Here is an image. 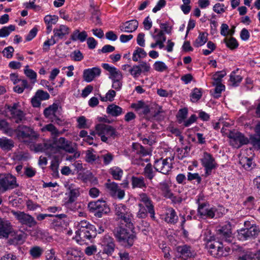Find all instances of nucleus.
Masks as SVG:
<instances>
[{"label":"nucleus","instance_id":"1","mask_svg":"<svg viewBox=\"0 0 260 260\" xmlns=\"http://www.w3.org/2000/svg\"><path fill=\"white\" fill-rule=\"evenodd\" d=\"M67 192L62 200V205L67 209L72 211H77L81 209V202H76L80 196L81 189L74 183H67L65 184Z\"/></svg>","mask_w":260,"mask_h":260},{"label":"nucleus","instance_id":"2","mask_svg":"<svg viewBox=\"0 0 260 260\" xmlns=\"http://www.w3.org/2000/svg\"><path fill=\"white\" fill-rule=\"evenodd\" d=\"M138 200L139 203L138 206L139 208L137 213L139 218H145L149 213L152 218L155 217V210L153 203L151 198L145 193H141L139 195Z\"/></svg>","mask_w":260,"mask_h":260},{"label":"nucleus","instance_id":"3","mask_svg":"<svg viewBox=\"0 0 260 260\" xmlns=\"http://www.w3.org/2000/svg\"><path fill=\"white\" fill-rule=\"evenodd\" d=\"M69 32V27L65 25H60L58 27L54 28L53 30V36H52L50 39H48L44 43L43 50L45 52L49 51L50 46L54 45L57 42L55 38L61 39L64 36L68 35Z\"/></svg>","mask_w":260,"mask_h":260},{"label":"nucleus","instance_id":"4","mask_svg":"<svg viewBox=\"0 0 260 260\" xmlns=\"http://www.w3.org/2000/svg\"><path fill=\"white\" fill-rule=\"evenodd\" d=\"M115 235L119 242L125 247H131L136 239L133 234L130 233L127 230L122 227L117 229Z\"/></svg>","mask_w":260,"mask_h":260},{"label":"nucleus","instance_id":"5","mask_svg":"<svg viewBox=\"0 0 260 260\" xmlns=\"http://www.w3.org/2000/svg\"><path fill=\"white\" fill-rule=\"evenodd\" d=\"M95 130L97 135L101 137V140L107 142L109 138L114 139L117 135L116 130L111 125L103 123L96 125Z\"/></svg>","mask_w":260,"mask_h":260},{"label":"nucleus","instance_id":"6","mask_svg":"<svg viewBox=\"0 0 260 260\" xmlns=\"http://www.w3.org/2000/svg\"><path fill=\"white\" fill-rule=\"evenodd\" d=\"M88 208L89 211L93 213L94 215L98 217H101L103 215L110 211V208L106 201L103 200L90 202L88 204Z\"/></svg>","mask_w":260,"mask_h":260},{"label":"nucleus","instance_id":"7","mask_svg":"<svg viewBox=\"0 0 260 260\" xmlns=\"http://www.w3.org/2000/svg\"><path fill=\"white\" fill-rule=\"evenodd\" d=\"M202 166L204 168L205 177L210 175L213 170L216 169L218 165L212 154L204 152L200 159Z\"/></svg>","mask_w":260,"mask_h":260},{"label":"nucleus","instance_id":"8","mask_svg":"<svg viewBox=\"0 0 260 260\" xmlns=\"http://www.w3.org/2000/svg\"><path fill=\"white\" fill-rule=\"evenodd\" d=\"M11 213L16 219L22 225H25L29 228H32L37 224L33 216L23 211L12 210Z\"/></svg>","mask_w":260,"mask_h":260},{"label":"nucleus","instance_id":"9","mask_svg":"<svg viewBox=\"0 0 260 260\" xmlns=\"http://www.w3.org/2000/svg\"><path fill=\"white\" fill-rule=\"evenodd\" d=\"M208 247L209 252L214 257H218L226 256L230 251V248H223L222 243L218 241L208 243Z\"/></svg>","mask_w":260,"mask_h":260},{"label":"nucleus","instance_id":"10","mask_svg":"<svg viewBox=\"0 0 260 260\" xmlns=\"http://www.w3.org/2000/svg\"><path fill=\"white\" fill-rule=\"evenodd\" d=\"M36 151H45L49 155L57 153L60 151L57 139L50 140L43 144H38L36 147Z\"/></svg>","mask_w":260,"mask_h":260},{"label":"nucleus","instance_id":"11","mask_svg":"<svg viewBox=\"0 0 260 260\" xmlns=\"http://www.w3.org/2000/svg\"><path fill=\"white\" fill-rule=\"evenodd\" d=\"M16 179L11 175L0 174V191L5 192L7 190L17 187Z\"/></svg>","mask_w":260,"mask_h":260},{"label":"nucleus","instance_id":"12","mask_svg":"<svg viewBox=\"0 0 260 260\" xmlns=\"http://www.w3.org/2000/svg\"><path fill=\"white\" fill-rule=\"evenodd\" d=\"M173 157H167L165 159L160 158L155 160L154 168L156 171L163 174H167L172 168Z\"/></svg>","mask_w":260,"mask_h":260},{"label":"nucleus","instance_id":"13","mask_svg":"<svg viewBox=\"0 0 260 260\" xmlns=\"http://www.w3.org/2000/svg\"><path fill=\"white\" fill-rule=\"evenodd\" d=\"M17 136L19 139L29 138L30 140L37 139L39 135L30 127L25 125H19L16 129Z\"/></svg>","mask_w":260,"mask_h":260},{"label":"nucleus","instance_id":"14","mask_svg":"<svg viewBox=\"0 0 260 260\" xmlns=\"http://www.w3.org/2000/svg\"><path fill=\"white\" fill-rule=\"evenodd\" d=\"M229 138L230 144L233 147L237 148L247 144L248 142V139L239 132H231L229 134Z\"/></svg>","mask_w":260,"mask_h":260},{"label":"nucleus","instance_id":"15","mask_svg":"<svg viewBox=\"0 0 260 260\" xmlns=\"http://www.w3.org/2000/svg\"><path fill=\"white\" fill-rule=\"evenodd\" d=\"M105 186L109 194L113 198L122 200L124 197V190L120 188L116 183L111 182L109 180L105 184Z\"/></svg>","mask_w":260,"mask_h":260},{"label":"nucleus","instance_id":"16","mask_svg":"<svg viewBox=\"0 0 260 260\" xmlns=\"http://www.w3.org/2000/svg\"><path fill=\"white\" fill-rule=\"evenodd\" d=\"M82 231L79 235L75 237V239L78 243L93 239L97 235V230L94 225L89 226L87 229Z\"/></svg>","mask_w":260,"mask_h":260},{"label":"nucleus","instance_id":"17","mask_svg":"<svg viewBox=\"0 0 260 260\" xmlns=\"http://www.w3.org/2000/svg\"><path fill=\"white\" fill-rule=\"evenodd\" d=\"M216 209L210 207L207 203L199 204L198 208V214L201 218H212L215 216Z\"/></svg>","mask_w":260,"mask_h":260},{"label":"nucleus","instance_id":"18","mask_svg":"<svg viewBox=\"0 0 260 260\" xmlns=\"http://www.w3.org/2000/svg\"><path fill=\"white\" fill-rule=\"evenodd\" d=\"M150 70V64L146 62H142L141 64L134 65L129 69V73L134 78H137L142 73L148 72Z\"/></svg>","mask_w":260,"mask_h":260},{"label":"nucleus","instance_id":"19","mask_svg":"<svg viewBox=\"0 0 260 260\" xmlns=\"http://www.w3.org/2000/svg\"><path fill=\"white\" fill-rule=\"evenodd\" d=\"M100 244L102 247L103 252L111 254L114 250L115 245L113 239L109 235H105L101 240Z\"/></svg>","mask_w":260,"mask_h":260},{"label":"nucleus","instance_id":"20","mask_svg":"<svg viewBox=\"0 0 260 260\" xmlns=\"http://www.w3.org/2000/svg\"><path fill=\"white\" fill-rule=\"evenodd\" d=\"M101 74V69L99 67H93L84 70L83 77L85 81L90 82L94 78L99 77Z\"/></svg>","mask_w":260,"mask_h":260},{"label":"nucleus","instance_id":"21","mask_svg":"<svg viewBox=\"0 0 260 260\" xmlns=\"http://www.w3.org/2000/svg\"><path fill=\"white\" fill-rule=\"evenodd\" d=\"M102 66L105 70L109 72V78L112 81L122 79L123 76L121 72L115 67L111 66L108 63H103Z\"/></svg>","mask_w":260,"mask_h":260},{"label":"nucleus","instance_id":"22","mask_svg":"<svg viewBox=\"0 0 260 260\" xmlns=\"http://www.w3.org/2000/svg\"><path fill=\"white\" fill-rule=\"evenodd\" d=\"M84 253L79 249L68 248L66 250V256L68 260H84Z\"/></svg>","mask_w":260,"mask_h":260},{"label":"nucleus","instance_id":"23","mask_svg":"<svg viewBox=\"0 0 260 260\" xmlns=\"http://www.w3.org/2000/svg\"><path fill=\"white\" fill-rule=\"evenodd\" d=\"M18 104L14 103L12 106L10 107L9 109L13 118H14L16 123H19L24 119V114L23 112L17 108Z\"/></svg>","mask_w":260,"mask_h":260},{"label":"nucleus","instance_id":"24","mask_svg":"<svg viewBox=\"0 0 260 260\" xmlns=\"http://www.w3.org/2000/svg\"><path fill=\"white\" fill-rule=\"evenodd\" d=\"M11 230V223L0 218V238H8Z\"/></svg>","mask_w":260,"mask_h":260},{"label":"nucleus","instance_id":"25","mask_svg":"<svg viewBox=\"0 0 260 260\" xmlns=\"http://www.w3.org/2000/svg\"><path fill=\"white\" fill-rule=\"evenodd\" d=\"M177 251L180 254V256L186 259L189 257L194 256L196 253L192 250L190 246L187 245L178 246Z\"/></svg>","mask_w":260,"mask_h":260},{"label":"nucleus","instance_id":"26","mask_svg":"<svg viewBox=\"0 0 260 260\" xmlns=\"http://www.w3.org/2000/svg\"><path fill=\"white\" fill-rule=\"evenodd\" d=\"M139 25L137 20L134 19L128 21L120 26L121 31L126 32H132L137 29Z\"/></svg>","mask_w":260,"mask_h":260},{"label":"nucleus","instance_id":"27","mask_svg":"<svg viewBox=\"0 0 260 260\" xmlns=\"http://www.w3.org/2000/svg\"><path fill=\"white\" fill-rule=\"evenodd\" d=\"M88 35L86 31H80L79 29H76L71 35L70 40L74 42L79 41L82 43L85 41Z\"/></svg>","mask_w":260,"mask_h":260},{"label":"nucleus","instance_id":"28","mask_svg":"<svg viewBox=\"0 0 260 260\" xmlns=\"http://www.w3.org/2000/svg\"><path fill=\"white\" fill-rule=\"evenodd\" d=\"M58 109V105L57 104H53L44 110V115L46 118L51 121L56 116V112Z\"/></svg>","mask_w":260,"mask_h":260},{"label":"nucleus","instance_id":"29","mask_svg":"<svg viewBox=\"0 0 260 260\" xmlns=\"http://www.w3.org/2000/svg\"><path fill=\"white\" fill-rule=\"evenodd\" d=\"M85 160L88 163L93 164L99 160V156L96 154L94 149L90 148L85 151Z\"/></svg>","mask_w":260,"mask_h":260},{"label":"nucleus","instance_id":"30","mask_svg":"<svg viewBox=\"0 0 260 260\" xmlns=\"http://www.w3.org/2000/svg\"><path fill=\"white\" fill-rule=\"evenodd\" d=\"M133 152L139 155V158L148 155V151L141 145L137 143H133L132 145Z\"/></svg>","mask_w":260,"mask_h":260},{"label":"nucleus","instance_id":"31","mask_svg":"<svg viewBox=\"0 0 260 260\" xmlns=\"http://www.w3.org/2000/svg\"><path fill=\"white\" fill-rule=\"evenodd\" d=\"M118 219H120L121 222H123L125 226L129 229H133L134 228L135 220L130 211H128L126 214H125L123 216H121Z\"/></svg>","mask_w":260,"mask_h":260},{"label":"nucleus","instance_id":"32","mask_svg":"<svg viewBox=\"0 0 260 260\" xmlns=\"http://www.w3.org/2000/svg\"><path fill=\"white\" fill-rule=\"evenodd\" d=\"M178 219V216L175 210L172 208L168 209L166 214V221L169 223L175 224L177 222Z\"/></svg>","mask_w":260,"mask_h":260},{"label":"nucleus","instance_id":"33","mask_svg":"<svg viewBox=\"0 0 260 260\" xmlns=\"http://www.w3.org/2000/svg\"><path fill=\"white\" fill-rule=\"evenodd\" d=\"M132 185L133 188H140L141 189L146 188V184L145 182L144 178L143 177H132Z\"/></svg>","mask_w":260,"mask_h":260},{"label":"nucleus","instance_id":"34","mask_svg":"<svg viewBox=\"0 0 260 260\" xmlns=\"http://www.w3.org/2000/svg\"><path fill=\"white\" fill-rule=\"evenodd\" d=\"M158 188L161 192V194L164 197L168 199L171 198L172 192L170 189V187L166 182H162L159 184Z\"/></svg>","mask_w":260,"mask_h":260},{"label":"nucleus","instance_id":"35","mask_svg":"<svg viewBox=\"0 0 260 260\" xmlns=\"http://www.w3.org/2000/svg\"><path fill=\"white\" fill-rule=\"evenodd\" d=\"M106 111L108 114L114 117L120 115L123 112L122 109L115 104L109 105L107 108Z\"/></svg>","mask_w":260,"mask_h":260},{"label":"nucleus","instance_id":"36","mask_svg":"<svg viewBox=\"0 0 260 260\" xmlns=\"http://www.w3.org/2000/svg\"><path fill=\"white\" fill-rule=\"evenodd\" d=\"M14 147L12 140L6 137L0 138V147L3 150L9 151Z\"/></svg>","mask_w":260,"mask_h":260},{"label":"nucleus","instance_id":"37","mask_svg":"<svg viewBox=\"0 0 260 260\" xmlns=\"http://www.w3.org/2000/svg\"><path fill=\"white\" fill-rule=\"evenodd\" d=\"M208 34L207 32H200L198 38L193 42V46L195 47H199L204 45L208 40Z\"/></svg>","mask_w":260,"mask_h":260},{"label":"nucleus","instance_id":"38","mask_svg":"<svg viewBox=\"0 0 260 260\" xmlns=\"http://www.w3.org/2000/svg\"><path fill=\"white\" fill-rule=\"evenodd\" d=\"M147 56V53L142 48L137 47L133 54V60L138 61L141 58H144Z\"/></svg>","mask_w":260,"mask_h":260},{"label":"nucleus","instance_id":"39","mask_svg":"<svg viewBox=\"0 0 260 260\" xmlns=\"http://www.w3.org/2000/svg\"><path fill=\"white\" fill-rule=\"evenodd\" d=\"M129 211V209L126 206L122 204H119L115 206V214L118 219L126 214Z\"/></svg>","mask_w":260,"mask_h":260},{"label":"nucleus","instance_id":"40","mask_svg":"<svg viewBox=\"0 0 260 260\" xmlns=\"http://www.w3.org/2000/svg\"><path fill=\"white\" fill-rule=\"evenodd\" d=\"M42 132H50L52 136H57L59 134V132L57 128L52 124L49 123L45 125L41 128Z\"/></svg>","mask_w":260,"mask_h":260},{"label":"nucleus","instance_id":"41","mask_svg":"<svg viewBox=\"0 0 260 260\" xmlns=\"http://www.w3.org/2000/svg\"><path fill=\"white\" fill-rule=\"evenodd\" d=\"M24 73L25 76L31 80L32 83H35L37 82V73L33 70L29 69L28 65H26L25 67Z\"/></svg>","mask_w":260,"mask_h":260},{"label":"nucleus","instance_id":"42","mask_svg":"<svg viewBox=\"0 0 260 260\" xmlns=\"http://www.w3.org/2000/svg\"><path fill=\"white\" fill-rule=\"evenodd\" d=\"M110 173L114 179L120 180L123 175V171L118 167H113L110 169Z\"/></svg>","mask_w":260,"mask_h":260},{"label":"nucleus","instance_id":"43","mask_svg":"<svg viewBox=\"0 0 260 260\" xmlns=\"http://www.w3.org/2000/svg\"><path fill=\"white\" fill-rule=\"evenodd\" d=\"M243 78L239 75H237L235 71L232 72L230 75V82L233 86H238L242 81Z\"/></svg>","mask_w":260,"mask_h":260},{"label":"nucleus","instance_id":"44","mask_svg":"<svg viewBox=\"0 0 260 260\" xmlns=\"http://www.w3.org/2000/svg\"><path fill=\"white\" fill-rule=\"evenodd\" d=\"M223 42L225 43L227 47L231 50H234L238 48L239 46L238 42L236 39L233 37L225 38L223 40Z\"/></svg>","mask_w":260,"mask_h":260},{"label":"nucleus","instance_id":"45","mask_svg":"<svg viewBox=\"0 0 260 260\" xmlns=\"http://www.w3.org/2000/svg\"><path fill=\"white\" fill-rule=\"evenodd\" d=\"M93 225L89 223L87 220H83L79 222H77V230L76 231V236L79 235L82 230L87 229L89 226H92Z\"/></svg>","mask_w":260,"mask_h":260},{"label":"nucleus","instance_id":"46","mask_svg":"<svg viewBox=\"0 0 260 260\" xmlns=\"http://www.w3.org/2000/svg\"><path fill=\"white\" fill-rule=\"evenodd\" d=\"M218 234L220 235V237L223 239L226 240L228 238H230L232 234L230 226L225 225V226H222L218 230Z\"/></svg>","mask_w":260,"mask_h":260},{"label":"nucleus","instance_id":"47","mask_svg":"<svg viewBox=\"0 0 260 260\" xmlns=\"http://www.w3.org/2000/svg\"><path fill=\"white\" fill-rule=\"evenodd\" d=\"M20 83V84L16 85L13 88L14 91L18 93H22L25 88L29 87V84L26 80H22Z\"/></svg>","mask_w":260,"mask_h":260},{"label":"nucleus","instance_id":"48","mask_svg":"<svg viewBox=\"0 0 260 260\" xmlns=\"http://www.w3.org/2000/svg\"><path fill=\"white\" fill-rule=\"evenodd\" d=\"M15 26L13 25H10L8 26H4L0 29V37L4 38L8 36L10 33L14 31Z\"/></svg>","mask_w":260,"mask_h":260},{"label":"nucleus","instance_id":"49","mask_svg":"<svg viewBox=\"0 0 260 260\" xmlns=\"http://www.w3.org/2000/svg\"><path fill=\"white\" fill-rule=\"evenodd\" d=\"M238 238L240 240L244 241L251 238L248 228L240 230L238 233Z\"/></svg>","mask_w":260,"mask_h":260},{"label":"nucleus","instance_id":"50","mask_svg":"<svg viewBox=\"0 0 260 260\" xmlns=\"http://www.w3.org/2000/svg\"><path fill=\"white\" fill-rule=\"evenodd\" d=\"M116 96V92L112 89L109 90L105 96H100V100L102 102H112Z\"/></svg>","mask_w":260,"mask_h":260},{"label":"nucleus","instance_id":"51","mask_svg":"<svg viewBox=\"0 0 260 260\" xmlns=\"http://www.w3.org/2000/svg\"><path fill=\"white\" fill-rule=\"evenodd\" d=\"M70 57L73 61H80L83 59L84 55L79 50H75L71 53Z\"/></svg>","mask_w":260,"mask_h":260},{"label":"nucleus","instance_id":"52","mask_svg":"<svg viewBox=\"0 0 260 260\" xmlns=\"http://www.w3.org/2000/svg\"><path fill=\"white\" fill-rule=\"evenodd\" d=\"M190 148L188 146H185L182 148L177 149L178 157L179 159H182L183 158L187 157L189 155Z\"/></svg>","mask_w":260,"mask_h":260},{"label":"nucleus","instance_id":"53","mask_svg":"<svg viewBox=\"0 0 260 260\" xmlns=\"http://www.w3.org/2000/svg\"><path fill=\"white\" fill-rule=\"evenodd\" d=\"M188 109L186 108H184L179 110L177 117L179 123H182L186 119Z\"/></svg>","mask_w":260,"mask_h":260},{"label":"nucleus","instance_id":"54","mask_svg":"<svg viewBox=\"0 0 260 260\" xmlns=\"http://www.w3.org/2000/svg\"><path fill=\"white\" fill-rule=\"evenodd\" d=\"M144 175L149 180H152L154 176L153 171L152 168V165L150 164H148L146 166L144 170Z\"/></svg>","mask_w":260,"mask_h":260},{"label":"nucleus","instance_id":"55","mask_svg":"<svg viewBox=\"0 0 260 260\" xmlns=\"http://www.w3.org/2000/svg\"><path fill=\"white\" fill-rule=\"evenodd\" d=\"M58 17L56 15H47L44 18L46 24H55L58 21Z\"/></svg>","mask_w":260,"mask_h":260},{"label":"nucleus","instance_id":"56","mask_svg":"<svg viewBox=\"0 0 260 260\" xmlns=\"http://www.w3.org/2000/svg\"><path fill=\"white\" fill-rule=\"evenodd\" d=\"M240 162L246 170L250 169L253 164L252 159L247 157H242Z\"/></svg>","mask_w":260,"mask_h":260},{"label":"nucleus","instance_id":"57","mask_svg":"<svg viewBox=\"0 0 260 260\" xmlns=\"http://www.w3.org/2000/svg\"><path fill=\"white\" fill-rule=\"evenodd\" d=\"M30 254L33 258L39 257L43 253V249L39 246H35L30 249Z\"/></svg>","mask_w":260,"mask_h":260},{"label":"nucleus","instance_id":"58","mask_svg":"<svg viewBox=\"0 0 260 260\" xmlns=\"http://www.w3.org/2000/svg\"><path fill=\"white\" fill-rule=\"evenodd\" d=\"M154 69L159 72H162L168 69V67L162 61H157L153 64Z\"/></svg>","mask_w":260,"mask_h":260},{"label":"nucleus","instance_id":"59","mask_svg":"<svg viewBox=\"0 0 260 260\" xmlns=\"http://www.w3.org/2000/svg\"><path fill=\"white\" fill-rule=\"evenodd\" d=\"M77 127L79 128L82 129L88 128L89 126L87 123V119L84 116H81L79 117L77 120Z\"/></svg>","mask_w":260,"mask_h":260},{"label":"nucleus","instance_id":"60","mask_svg":"<svg viewBox=\"0 0 260 260\" xmlns=\"http://www.w3.org/2000/svg\"><path fill=\"white\" fill-rule=\"evenodd\" d=\"M202 95L201 89L194 88L191 94V100L192 102H195L199 100Z\"/></svg>","mask_w":260,"mask_h":260},{"label":"nucleus","instance_id":"61","mask_svg":"<svg viewBox=\"0 0 260 260\" xmlns=\"http://www.w3.org/2000/svg\"><path fill=\"white\" fill-rule=\"evenodd\" d=\"M249 233L251 238H255L260 233V229L256 224H252L250 228H248Z\"/></svg>","mask_w":260,"mask_h":260},{"label":"nucleus","instance_id":"62","mask_svg":"<svg viewBox=\"0 0 260 260\" xmlns=\"http://www.w3.org/2000/svg\"><path fill=\"white\" fill-rule=\"evenodd\" d=\"M91 20L95 25H101L102 21L100 18V12L94 10L92 12Z\"/></svg>","mask_w":260,"mask_h":260},{"label":"nucleus","instance_id":"63","mask_svg":"<svg viewBox=\"0 0 260 260\" xmlns=\"http://www.w3.org/2000/svg\"><path fill=\"white\" fill-rule=\"evenodd\" d=\"M35 95H36V97L40 99L41 101L48 100L50 98V95L47 92L40 89L37 91Z\"/></svg>","mask_w":260,"mask_h":260},{"label":"nucleus","instance_id":"64","mask_svg":"<svg viewBox=\"0 0 260 260\" xmlns=\"http://www.w3.org/2000/svg\"><path fill=\"white\" fill-rule=\"evenodd\" d=\"M256 255L251 252H247L245 254L240 256L238 260H256Z\"/></svg>","mask_w":260,"mask_h":260}]
</instances>
